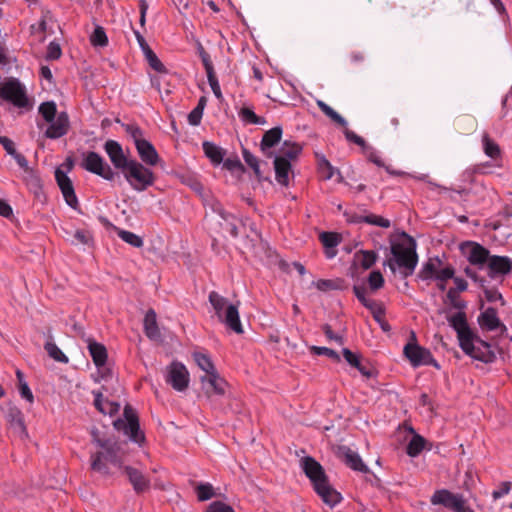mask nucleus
<instances>
[{
  "label": "nucleus",
  "instance_id": "49530a36",
  "mask_svg": "<svg viewBox=\"0 0 512 512\" xmlns=\"http://www.w3.org/2000/svg\"><path fill=\"white\" fill-rule=\"evenodd\" d=\"M147 62L149 63L150 67L155 70L158 73L166 74L168 73L167 68L164 66V64L160 61V59L157 57V55L154 53V51L148 50L144 54Z\"/></svg>",
  "mask_w": 512,
  "mask_h": 512
},
{
  "label": "nucleus",
  "instance_id": "f704fd0d",
  "mask_svg": "<svg viewBox=\"0 0 512 512\" xmlns=\"http://www.w3.org/2000/svg\"><path fill=\"white\" fill-rule=\"evenodd\" d=\"M377 259V254L372 250H361L354 255V263L359 264L363 269L371 268Z\"/></svg>",
  "mask_w": 512,
  "mask_h": 512
},
{
  "label": "nucleus",
  "instance_id": "0e129e2a",
  "mask_svg": "<svg viewBox=\"0 0 512 512\" xmlns=\"http://www.w3.org/2000/svg\"><path fill=\"white\" fill-rule=\"evenodd\" d=\"M511 485L512 483L509 481L502 482L500 488L492 492L493 499L497 500L503 497L504 495L508 494L511 489Z\"/></svg>",
  "mask_w": 512,
  "mask_h": 512
},
{
  "label": "nucleus",
  "instance_id": "412c9836",
  "mask_svg": "<svg viewBox=\"0 0 512 512\" xmlns=\"http://www.w3.org/2000/svg\"><path fill=\"white\" fill-rule=\"evenodd\" d=\"M49 123L50 125L44 133L46 138L58 139L66 135L69 131L70 122L66 112H60L57 117Z\"/></svg>",
  "mask_w": 512,
  "mask_h": 512
},
{
  "label": "nucleus",
  "instance_id": "72a5a7b5",
  "mask_svg": "<svg viewBox=\"0 0 512 512\" xmlns=\"http://www.w3.org/2000/svg\"><path fill=\"white\" fill-rule=\"evenodd\" d=\"M316 288L320 291H330V290H345L348 288V284L344 279L337 278L332 280L320 279L314 282Z\"/></svg>",
  "mask_w": 512,
  "mask_h": 512
},
{
  "label": "nucleus",
  "instance_id": "58836bf2",
  "mask_svg": "<svg viewBox=\"0 0 512 512\" xmlns=\"http://www.w3.org/2000/svg\"><path fill=\"white\" fill-rule=\"evenodd\" d=\"M193 357L199 368L205 372V375L217 372L213 362L206 354L196 352Z\"/></svg>",
  "mask_w": 512,
  "mask_h": 512
},
{
  "label": "nucleus",
  "instance_id": "3c124183",
  "mask_svg": "<svg viewBox=\"0 0 512 512\" xmlns=\"http://www.w3.org/2000/svg\"><path fill=\"white\" fill-rule=\"evenodd\" d=\"M437 271L438 270L436 269L434 263L431 260H429L424 264L422 269L419 271L418 277L422 280H430L433 278L435 279V274L437 273Z\"/></svg>",
  "mask_w": 512,
  "mask_h": 512
},
{
  "label": "nucleus",
  "instance_id": "4468645a",
  "mask_svg": "<svg viewBox=\"0 0 512 512\" xmlns=\"http://www.w3.org/2000/svg\"><path fill=\"white\" fill-rule=\"evenodd\" d=\"M403 352L413 367L431 365L437 369L440 368V365L434 359L431 352L418 344H406Z\"/></svg>",
  "mask_w": 512,
  "mask_h": 512
},
{
  "label": "nucleus",
  "instance_id": "aec40b11",
  "mask_svg": "<svg viewBox=\"0 0 512 512\" xmlns=\"http://www.w3.org/2000/svg\"><path fill=\"white\" fill-rule=\"evenodd\" d=\"M337 457L342 460L348 467L355 471L368 473V467L363 463L361 457L355 451L347 446H338L336 450Z\"/></svg>",
  "mask_w": 512,
  "mask_h": 512
},
{
  "label": "nucleus",
  "instance_id": "cd10ccee",
  "mask_svg": "<svg viewBox=\"0 0 512 512\" xmlns=\"http://www.w3.org/2000/svg\"><path fill=\"white\" fill-rule=\"evenodd\" d=\"M218 215L220 216L221 218V221L219 222V225L221 226L222 229L228 231L232 237H237L238 236V227H237V218L226 212L220 204L217 205V207L214 209Z\"/></svg>",
  "mask_w": 512,
  "mask_h": 512
},
{
  "label": "nucleus",
  "instance_id": "c03bdc74",
  "mask_svg": "<svg viewBox=\"0 0 512 512\" xmlns=\"http://www.w3.org/2000/svg\"><path fill=\"white\" fill-rule=\"evenodd\" d=\"M90 42L94 47H105L108 45V37L103 27L96 26L90 36Z\"/></svg>",
  "mask_w": 512,
  "mask_h": 512
},
{
  "label": "nucleus",
  "instance_id": "680f3d73",
  "mask_svg": "<svg viewBox=\"0 0 512 512\" xmlns=\"http://www.w3.org/2000/svg\"><path fill=\"white\" fill-rule=\"evenodd\" d=\"M447 298L455 308L462 309L465 307V303L459 300L458 292L456 289L450 288L447 292Z\"/></svg>",
  "mask_w": 512,
  "mask_h": 512
},
{
  "label": "nucleus",
  "instance_id": "393cba45",
  "mask_svg": "<svg viewBox=\"0 0 512 512\" xmlns=\"http://www.w3.org/2000/svg\"><path fill=\"white\" fill-rule=\"evenodd\" d=\"M6 420L9 423L10 428H12L20 437L28 436L24 416L19 408L16 406H10L6 413Z\"/></svg>",
  "mask_w": 512,
  "mask_h": 512
},
{
  "label": "nucleus",
  "instance_id": "9d476101",
  "mask_svg": "<svg viewBox=\"0 0 512 512\" xmlns=\"http://www.w3.org/2000/svg\"><path fill=\"white\" fill-rule=\"evenodd\" d=\"M433 505H443L454 512H474L460 494H454L449 490H437L431 497Z\"/></svg>",
  "mask_w": 512,
  "mask_h": 512
},
{
  "label": "nucleus",
  "instance_id": "7c9ffc66",
  "mask_svg": "<svg viewBox=\"0 0 512 512\" xmlns=\"http://www.w3.org/2000/svg\"><path fill=\"white\" fill-rule=\"evenodd\" d=\"M88 350L90 356L97 367L104 366L107 361V350L106 347L92 339L88 340Z\"/></svg>",
  "mask_w": 512,
  "mask_h": 512
},
{
  "label": "nucleus",
  "instance_id": "2eb2a0df",
  "mask_svg": "<svg viewBox=\"0 0 512 512\" xmlns=\"http://www.w3.org/2000/svg\"><path fill=\"white\" fill-rule=\"evenodd\" d=\"M200 382L204 394L209 399L213 396H223L228 387V383L218 372L201 376Z\"/></svg>",
  "mask_w": 512,
  "mask_h": 512
},
{
  "label": "nucleus",
  "instance_id": "f8f14e48",
  "mask_svg": "<svg viewBox=\"0 0 512 512\" xmlns=\"http://www.w3.org/2000/svg\"><path fill=\"white\" fill-rule=\"evenodd\" d=\"M82 167L85 170L101 176L108 181H113L118 175L116 172H114L111 166L107 164L98 153L94 151H90L86 154L82 163Z\"/></svg>",
  "mask_w": 512,
  "mask_h": 512
},
{
  "label": "nucleus",
  "instance_id": "6e6d98bb",
  "mask_svg": "<svg viewBox=\"0 0 512 512\" xmlns=\"http://www.w3.org/2000/svg\"><path fill=\"white\" fill-rule=\"evenodd\" d=\"M61 55L62 51L60 45L54 41L50 42L47 47L46 59L57 60L61 57Z\"/></svg>",
  "mask_w": 512,
  "mask_h": 512
},
{
  "label": "nucleus",
  "instance_id": "2f4dec72",
  "mask_svg": "<svg viewBox=\"0 0 512 512\" xmlns=\"http://www.w3.org/2000/svg\"><path fill=\"white\" fill-rule=\"evenodd\" d=\"M94 395V406L95 408L102 414L106 415H113L114 413L118 412L119 410V404L115 402H111L103 397V394L101 392L93 391Z\"/></svg>",
  "mask_w": 512,
  "mask_h": 512
},
{
  "label": "nucleus",
  "instance_id": "6e6552de",
  "mask_svg": "<svg viewBox=\"0 0 512 512\" xmlns=\"http://www.w3.org/2000/svg\"><path fill=\"white\" fill-rule=\"evenodd\" d=\"M0 98L18 108H30L26 89L17 78H10L0 84Z\"/></svg>",
  "mask_w": 512,
  "mask_h": 512
},
{
  "label": "nucleus",
  "instance_id": "79ce46f5",
  "mask_svg": "<svg viewBox=\"0 0 512 512\" xmlns=\"http://www.w3.org/2000/svg\"><path fill=\"white\" fill-rule=\"evenodd\" d=\"M44 349L48 355L57 362L68 363V357L61 351V349L54 342H46Z\"/></svg>",
  "mask_w": 512,
  "mask_h": 512
},
{
  "label": "nucleus",
  "instance_id": "ea45409f",
  "mask_svg": "<svg viewBox=\"0 0 512 512\" xmlns=\"http://www.w3.org/2000/svg\"><path fill=\"white\" fill-rule=\"evenodd\" d=\"M39 113L46 122H52L57 117V107L55 102H43L39 106Z\"/></svg>",
  "mask_w": 512,
  "mask_h": 512
},
{
  "label": "nucleus",
  "instance_id": "473e14b6",
  "mask_svg": "<svg viewBox=\"0 0 512 512\" xmlns=\"http://www.w3.org/2000/svg\"><path fill=\"white\" fill-rule=\"evenodd\" d=\"M202 147L205 155L214 165H219L223 162L226 154L224 149L209 141H204Z\"/></svg>",
  "mask_w": 512,
  "mask_h": 512
},
{
  "label": "nucleus",
  "instance_id": "c9c22d12",
  "mask_svg": "<svg viewBox=\"0 0 512 512\" xmlns=\"http://www.w3.org/2000/svg\"><path fill=\"white\" fill-rule=\"evenodd\" d=\"M302 152V146L298 143H291L289 141H285L280 149L281 155L278 157H285V159L294 160L296 159L300 153Z\"/></svg>",
  "mask_w": 512,
  "mask_h": 512
},
{
  "label": "nucleus",
  "instance_id": "e2e57ef3",
  "mask_svg": "<svg viewBox=\"0 0 512 512\" xmlns=\"http://www.w3.org/2000/svg\"><path fill=\"white\" fill-rule=\"evenodd\" d=\"M207 79H208L209 85H210L215 97L217 99H221L222 92H221V89H220V86L218 83V79H217L215 73L214 74L210 73V75H207Z\"/></svg>",
  "mask_w": 512,
  "mask_h": 512
},
{
  "label": "nucleus",
  "instance_id": "0eeeda50",
  "mask_svg": "<svg viewBox=\"0 0 512 512\" xmlns=\"http://www.w3.org/2000/svg\"><path fill=\"white\" fill-rule=\"evenodd\" d=\"M122 127L132 138L141 163L147 166H156L161 158L153 144L144 137L143 130L135 124H122Z\"/></svg>",
  "mask_w": 512,
  "mask_h": 512
},
{
  "label": "nucleus",
  "instance_id": "e433bc0d",
  "mask_svg": "<svg viewBox=\"0 0 512 512\" xmlns=\"http://www.w3.org/2000/svg\"><path fill=\"white\" fill-rule=\"evenodd\" d=\"M242 154L244 161L246 164L254 171L256 178L258 181H262L265 178L263 177L261 170H260V161L257 157H255L248 149L243 148Z\"/></svg>",
  "mask_w": 512,
  "mask_h": 512
},
{
  "label": "nucleus",
  "instance_id": "dca6fc26",
  "mask_svg": "<svg viewBox=\"0 0 512 512\" xmlns=\"http://www.w3.org/2000/svg\"><path fill=\"white\" fill-rule=\"evenodd\" d=\"M166 382L175 390L184 391L189 385V373L180 362H172L168 367Z\"/></svg>",
  "mask_w": 512,
  "mask_h": 512
},
{
  "label": "nucleus",
  "instance_id": "bb28decb",
  "mask_svg": "<svg viewBox=\"0 0 512 512\" xmlns=\"http://www.w3.org/2000/svg\"><path fill=\"white\" fill-rule=\"evenodd\" d=\"M144 332L150 340L158 341L161 339V332L158 327L156 312L153 309H149L146 312L144 318Z\"/></svg>",
  "mask_w": 512,
  "mask_h": 512
},
{
  "label": "nucleus",
  "instance_id": "f03ea898",
  "mask_svg": "<svg viewBox=\"0 0 512 512\" xmlns=\"http://www.w3.org/2000/svg\"><path fill=\"white\" fill-rule=\"evenodd\" d=\"M91 437L92 443L98 450L90 455V469L103 476H109L111 474L109 465L122 466L120 445L111 438L101 437L97 428L91 430Z\"/></svg>",
  "mask_w": 512,
  "mask_h": 512
},
{
  "label": "nucleus",
  "instance_id": "f257e3e1",
  "mask_svg": "<svg viewBox=\"0 0 512 512\" xmlns=\"http://www.w3.org/2000/svg\"><path fill=\"white\" fill-rule=\"evenodd\" d=\"M448 322L456 331L459 345L465 354L484 363H491L495 360L496 356L491 350V345L472 331L464 312H457L448 318Z\"/></svg>",
  "mask_w": 512,
  "mask_h": 512
},
{
  "label": "nucleus",
  "instance_id": "69168bd1",
  "mask_svg": "<svg viewBox=\"0 0 512 512\" xmlns=\"http://www.w3.org/2000/svg\"><path fill=\"white\" fill-rule=\"evenodd\" d=\"M364 307H366L372 313L373 318H378L379 315L382 314L384 307L377 303L376 301L370 299L367 303H365Z\"/></svg>",
  "mask_w": 512,
  "mask_h": 512
},
{
  "label": "nucleus",
  "instance_id": "f3484780",
  "mask_svg": "<svg viewBox=\"0 0 512 512\" xmlns=\"http://www.w3.org/2000/svg\"><path fill=\"white\" fill-rule=\"evenodd\" d=\"M486 268L489 278H503L512 271V259L507 256L491 255Z\"/></svg>",
  "mask_w": 512,
  "mask_h": 512
},
{
  "label": "nucleus",
  "instance_id": "5fc2aeb1",
  "mask_svg": "<svg viewBox=\"0 0 512 512\" xmlns=\"http://www.w3.org/2000/svg\"><path fill=\"white\" fill-rule=\"evenodd\" d=\"M223 166L229 171L239 170L245 172V167L237 156L223 160Z\"/></svg>",
  "mask_w": 512,
  "mask_h": 512
},
{
  "label": "nucleus",
  "instance_id": "4be33fe9",
  "mask_svg": "<svg viewBox=\"0 0 512 512\" xmlns=\"http://www.w3.org/2000/svg\"><path fill=\"white\" fill-rule=\"evenodd\" d=\"M342 354L347 363L356 368L364 377L371 378L375 375L373 366L367 360H363L360 355L355 354L348 348H344Z\"/></svg>",
  "mask_w": 512,
  "mask_h": 512
},
{
  "label": "nucleus",
  "instance_id": "a19ab883",
  "mask_svg": "<svg viewBox=\"0 0 512 512\" xmlns=\"http://www.w3.org/2000/svg\"><path fill=\"white\" fill-rule=\"evenodd\" d=\"M116 232L119 238L133 247L140 248L144 244L143 239L133 232L118 228L116 229Z\"/></svg>",
  "mask_w": 512,
  "mask_h": 512
},
{
  "label": "nucleus",
  "instance_id": "423d86ee",
  "mask_svg": "<svg viewBox=\"0 0 512 512\" xmlns=\"http://www.w3.org/2000/svg\"><path fill=\"white\" fill-rule=\"evenodd\" d=\"M121 173L131 188L137 192L147 190L156 181L155 173L136 159L130 161Z\"/></svg>",
  "mask_w": 512,
  "mask_h": 512
},
{
  "label": "nucleus",
  "instance_id": "864d4df0",
  "mask_svg": "<svg viewBox=\"0 0 512 512\" xmlns=\"http://www.w3.org/2000/svg\"><path fill=\"white\" fill-rule=\"evenodd\" d=\"M363 221L365 223L379 226L382 228H389L390 227V221L386 218H383L382 216H378L375 214H369L364 216Z\"/></svg>",
  "mask_w": 512,
  "mask_h": 512
},
{
  "label": "nucleus",
  "instance_id": "13d9d810",
  "mask_svg": "<svg viewBox=\"0 0 512 512\" xmlns=\"http://www.w3.org/2000/svg\"><path fill=\"white\" fill-rule=\"evenodd\" d=\"M207 512H235L234 509L222 502V501H214L207 507Z\"/></svg>",
  "mask_w": 512,
  "mask_h": 512
},
{
  "label": "nucleus",
  "instance_id": "bf43d9fd",
  "mask_svg": "<svg viewBox=\"0 0 512 512\" xmlns=\"http://www.w3.org/2000/svg\"><path fill=\"white\" fill-rule=\"evenodd\" d=\"M455 270L451 266H447L441 270H438L435 274V279L438 281L446 282L448 279H453Z\"/></svg>",
  "mask_w": 512,
  "mask_h": 512
},
{
  "label": "nucleus",
  "instance_id": "37998d69",
  "mask_svg": "<svg viewBox=\"0 0 512 512\" xmlns=\"http://www.w3.org/2000/svg\"><path fill=\"white\" fill-rule=\"evenodd\" d=\"M483 148L485 154L492 159L498 158L501 154L499 145L493 141L488 134H484L483 136Z\"/></svg>",
  "mask_w": 512,
  "mask_h": 512
},
{
  "label": "nucleus",
  "instance_id": "a211bd4d",
  "mask_svg": "<svg viewBox=\"0 0 512 512\" xmlns=\"http://www.w3.org/2000/svg\"><path fill=\"white\" fill-rule=\"evenodd\" d=\"M104 150L113 167L120 172L129 164L130 161L133 160L128 158L124 153L122 146L115 140H107L104 144Z\"/></svg>",
  "mask_w": 512,
  "mask_h": 512
},
{
  "label": "nucleus",
  "instance_id": "1a4fd4ad",
  "mask_svg": "<svg viewBox=\"0 0 512 512\" xmlns=\"http://www.w3.org/2000/svg\"><path fill=\"white\" fill-rule=\"evenodd\" d=\"M460 251L477 273L478 270H483L487 266L491 257L490 251L487 248L472 241L461 243Z\"/></svg>",
  "mask_w": 512,
  "mask_h": 512
},
{
  "label": "nucleus",
  "instance_id": "338daca9",
  "mask_svg": "<svg viewBox=\"0 0 512 512\" xmlns=\"http://www.w3.org/2000/svg\"><path fill=\"white\" fill-rule=\"evenodd\" d=\"M203 116V112L200 111V109L194 108L189 114H188V122L192 126H198L201 123V119Z\"/></svg>",
  "mask_w": 512,
  "mask_h": 512
},
{
  "label": "nucleus",
  "instance_id": "a878e982",
  "mask_svg": "<svg viewBox=\"0 0 512 512\" xmlns=\"http://www.w3.org/2000/svg\"><path fill=\"white\" fill-rule=\"evenodd\" d=\"M282 137V128L280 126L273 127L266 131L260 142V149L267 157L272 156L270 149L278 144Z\"/></svg>",
  "mask_w": 512,
  "mask_h": 512
},
{
  "label": "nucleus",
  "instance_id": "8fccbe9b",
  "mask_svg": "<svg viewBox=\"0 0 512 512\" xmlns=\"http://www.w3.org/2000/svg\"><path fill=\"white\" fill-rule=\"evenodd\" d=\"M310 351L315 355H325L337 363L341 361L339 354L335 350L327 347L311 346Z\"/></svg>",
  "mask_w": 512,
  "mask_h": 512
},
{
  "label": "nucleus",
  "instance_id": "c85d7f7f",
  "mask_svg": "<svg viewBox=\"0 0 512 512\" xmlns=\"http://www.w3.org/2000/svg\"><path fill=\"white\" fill-rule=\"evenodd\" d=\"M291 163L285 157H275L274 158V169L276 174V180L279 184L283 186H288L289 184V173L291 171Z\"/></svg>",
  "mask_w": 512,
  "mask_h": 512
},
{
  "label": "nucleus",
  "instance_id": "774afa93",
  "mask_svg": "<svg viewBox=\"0 0 512 512\" xmlns=\"http://www.w3.org/2000/svg\"><path fill=\"white\" fill-rule=\"evenodd\" d=\"M353 292L363 306L370 300L366 297V288L364 286L354 285Z\"/></svg>",
  "mask_w": 512,
  "mask_h": 512
},
{
  "label": "nucleus",
  "instance_id": "ddd939ff",
  "mask_svg": "<svg viewBox=\"0 0 512 512\" xmlns=\"http://www.w3.org/2000/svg\"><path fill=\"white\" fill-rule=\"evenodd\" d=\"M317 106L333 122L344 128L345 138L349 142H352L360 146L362 150L367 149L368 145L366 144V141L361 136L357 135L356 133L347 128V121L340 114H338L334 109H332L328 104H326L322 100H317Z\"/></svg>",
  "mask_w": 512,
  "mask_h": 512
},
{
  "label": "nucleus",
  "instance_id": "7ed1b4c3",
  "mask_svg": "<svg viewBox=\"0 0 512 512\" xmlns=\"http://www.w3.org/2000/svg\"><path fill=\"white\" fill-rule=\"evenodd\" d=\"M403 236L405 238L403 242L391 245L392 257L387 259L384 265H387L393 274L396 273V267H398L402 278H407L414 273L418 255L414 238L406 233H403Z\"/></svg>",
  "mask_w": 512,
  "mask_h": 512
},
{
  "label": "nucleus",
  "instance_id": "20e7f679",
  "mask_svg": "<svg viewBox=\"0 0 512 512\" xmlns=\"http://www.w3.org/2000/svg\"><path fill=\"white\" fill-rule=\"evenodd\" d=\"M301 462L305 475L311 481L315 492L322 501L330 507L339 503L342 499L341 494L330 485L321 464L310 456L304 457Z\"/></svg>",
  "mask_w": 512,
  "mask_h": 512
},
{
  "label": "nucleus",
  "instance_id": "39448f33",
  "mask_svg": "<svg viewBox=\"0 0 512 512\" xmlns=\"http://www.w3.org/2000/svg\"><path fill=\"white\" fill-rule=\"evenodd\" d=\"M208 300L213 307L216 317L221 323L236 334H242L244 332L237 304L229 303L227 298L216 291L209 293Z\"/></svg>",
  "mask_w": 512,
  "mask_h": 512
},
{
  "label": "nucleus",
  "instance_id": "de8ad7c7",
  "mask_svg": "<svg viewBox=\"0 0 512 512\" xmlns=\"http://www.w3.org/2000/svg\"><path fill=\"white\" fill-rule=\"evenodd\" d=\"M196 493L199 501H207L214 496V489L209 483H201L196 487Z\"/></svg>",
  "mask_w": 512,
  "mask_h": 512
},
{
  "label": "nucleus",
  "instance_id": "4d7b16f0",
  "mask_svg": "<svg viewBox=\"0 0 512 512\" xmlns=\"http://www.w3.org/2000/svg\"><path fill=\"white\" fill-rule=\"evenodd\" d=\"M319 169L324 174V178L326 180L331 179L334 175V168L325 157H322L319 160Z\"/></svg>",
  "mask_w": 512,
  "mask_h": 512
},
{
  "label": "nucleus",
  "instance_id": "b1692460",
  "mask_svg": "<svg viewBox=\"0 0 512 512\" xmlns=\"http://www.w3.org/2000/svg\"><path fill=\"white\" fill-rule=\"evenodd\" d=\"M464 272L467 277L472 279L475 283H478L479 286L484 290L485 297L489 302L501 301V304L504 305L505 302L503 300L502 294L499 293L496 289H489L486 287V279L484 277L479 276L475 269L471 268V266H467L464 269Z\"/></svg>",
  "mask_w": 512,
  "mask_h": 512
},
{
  "label": "nucleus",
  "instance_id": "5701e85b",
  "mask_svg": "<svg viewBox=\"0 0 512 512\" xmlns=\"http://www.w3.org/2000/svg\"><path fill=\"white\" fill-rule=\"evenodd\" d=\"M124 473L128 477L129 482L133 486L134 491L137 494H141L149 490L150 480L144 476V474L138 469L131 466H121Z\"/></svg>",
  "mask_w": 512,
  "mask_h": 512
},
{
  "label": "nucleus",
  "instance_id": "6ab92c4d",
  "mask_svg": "<svg viewBox=\"0 0 512 512\" xmlns=\"http://www.w3.org/2000/svg\"><path fill=\"white\" fill-rule=\"evenodd\" d=\"M55 179L66 203L71 208L76 209L78 206V199L76 197L71 179L60 168H57L55 171Z\"/></svg>",
  "mask_w": 512,
  "mask_h": 512
},
{
  "label": "nucleus",
  "instance_id": "c756f323",
  "mask_svg": "<svg viewBox=\"0 0 512 512\" xmlns=\"http://www.w3.org/2000/svg\"><path fill=\"white\" fill-rule=\"evenodd\" d=\"M478 323L482 328L489 331L496 330L501 325V322L497 316V311L493 307L487 308L479 315Z\"/></svg>",
  "mask_w": 512,
  "mask_h": 512
},
{
  "label": "nucleus",
  "instance_id": "603ef678",
  "mask_svg": "<svg viewBox=\"0 0 512 512\" xmlns=\"http://www.w3.org/2000/svg\"><path fill=\"white\" fill-rule=\"evenodd\" d=\"M369 287L372 291H376L383 287L384 278L380 271H372L368 277Z\"/></svg>",
  "mask_w": 512,
  "mask_h": 512
},
{
  "label": "nucleus",
  "instance_id": "4c0bfd02",
  "mask_svg": "<svg viewBox=\"0 0 512 512\" xmlns=\"http://www.w3.org/2000/svg\"><path fill=\"white\" fill-rule=\"evenodd\" d=\"M426 440L419 434H415L406 447V453L410 457L418 456L424 449Z\"/></svg>",
  "mask_w": 512,
  "mask_h": 512
},
{
  "label": "nucleus",
  "instance_id": "a18cd8bd",
  "mask_svg": "<svg viewBox=\"0 0 512 512\" xmlns=\"http://www.w3.org/2000/svg\"><path fill=\"white\" fill-rule=\"evenodd\" d=\"M239 116L243 121L251 124L264 125L266 123L265 118L257 116L254 111L248 107H243L239 111Z\"/></svg>",
  "mask_w": 512,
  "mask_h": 512
},
{
  "label": "nucleus",
  "instance_id": "052dcab7",
  "mask_svg": "<svg viewBox=\"0 0 512 512\" xmlns=\"http://www.w3.org/2000/svg\"><path fill=\"white\" fill-rule=\"evenodd\" d=\"M366 153L367 158L370 162L374 163L378 167H385V164L378 153L372 148L367 146L366 150H363Z\"/></svg>",
  "mask_w": 512,
  "mask_h": 512
},
{
  "label": "nucleus",
  "instance_id": "09e8293b",
  "mask_svg": "<svg viewBox=\"0 0 512 512\" xmlns=\"http://www.w3.org/2000/svg\"><path fill=\"white\" fill-rule=\"evenodd\" d=\"M320 241L325 247L333 248L340 243V236L335 232H323L320 235Z\"/></svg>",
  "mask_w": 512,
  "mask_h": 512
},
{
  "label": "nucleus",
  "instance_id": "9b49d317",
  "mask_svg": "<svg viewBox=\"0 0 512 512\" xmlns=\"http://www.w3.org/2000/svg\"><path fill=\"white\" fill-rule=\"evenodd\" d=\"M124 417L126 422L122 420L115 421L114 425L117 429L123 428L126 435L129 436L130 440L136 443H143L145 440L144 433L140 430L138 416L135 410L127 405L124 408Z\"/></svg>",
  "mask_w": 512,
  "mask_h": 512
}]
</instances>
